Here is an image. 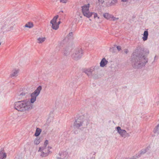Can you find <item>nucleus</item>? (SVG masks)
<instances>
[{
	"label": "nucleus",
	"instance_id": "obj_1",
	"mask_svg": "<svg viewBox=\"0 0 159 159\" xmlns=\"http://www.w3.org/2000/svg\"><path fill=\"white\" fill-rule=\"evenodd\" d=\"M149 52L148 49L143 48L136 49L133 53L131 60L132 66L135 69L144 66L148 61L147 56Z\"/></svg>",
	"mask_w": 159,
	"mask_h": 159
},
{
	"label": "nucleus",
	"instance_id": "obj_2",
	"mask_svg": "<svg viewBox=\"0 0 159 159\" xmlns=\"http://www.w3.org/2000/svg\"><path fill=\"white\" fill-rule=\"evenodd\" d=\"M32 107V105L30 102L24 100L15 103V109L20 111L24 112L30 110Z\"/></svg>",
	"mask_w": 159,
	"mask_h": 159
},
{
	"label": "nucleus",
	"instance_id": "obj_3",
	"mask_svg": "<svg viewBox=\"0 0 159 159\" xmlns=\"http://www.w3.org/2000/svg\"><path fill=\"white\" fill-rule=\"evenodd\" d=\"M89 124L88 120L84 118L83 116H79L74 122V126L78 129L82 126H86Z\"/></svg>",
	"mask_w": 159,
	"mask_h": 159
},
{
	"label": "nucleus",
	"instance_id": "obj_4",
	"mask_svg": "<svg viewBox=\"0 0 159 159\" xmlns=\"http://www.w3.org/2000/svg\"><path fill=\"white\" fill-rule=\"evenodd\" d=\"M83 54V51L81 49H77L74 51L71 57L74 60H77L81 58Z\"/></svg>",
	"mask_w": 159,
	"mask_h": 159
},
{
	"label": "nucleus",
	"instance_id": "obj_5",
	"mask_svg": "<svg viewBox=\"0 0 159 159\" xmlns=\"http://www.w3.org/2000/svg\"><path fill=\"white\" fill-rule=\"evenodd\" d=\"M99 68V67L98 66L96 65L90 68L84 69L83 70V72L85 73L89 77H92L93 72L95 70H98Z\"/></svg>",
	"mask_w": 159,
	"mask_h": 159
},
{
	"label": "nucleus",
	"instance_id": "obj_6",
	"mask_svg": "<svg viewBox=\"0 0 159 159\" xmlns=\"http://www.w3.org/2000/svg\"><path fill=\"white\" fill-rule=\"evenodd\" d=\"M42 88V87L41 86H39L33 93L31 94V98L30 102V103H34L36 101V98L39 94Z\"/></svg>",
	"mask_w": 159,
	"mask_h": 159
},
{
	"label": "nucleus",
	"instance_id": "obj_7",
	"mask_svg": "<svg viewBox=\"0 0 159 159\" xmlns=\"http://www.w3.org/2000/svg\"><path fill=\"white\" fill-rule=\"evenodd\" d=\"M89 4L84 5L82 7V12L83 15L85 17L89 18L92 15V13L89 11Z\"/></svg>",
	"mask_w": 159,
	"mask_h": 159
},
{
	"label": "nucleus",
	"instance_id": "obj_8",
	"mask_svg": "<svg viewBox=\"0 0 159 159\" xmlns=\"http://www.w3.org/2000/svg\"><path fill=\"white\" fill-rule=\"evenodd\" d=\"M30 93L28 92L23 91L18 95V98L19 99L25 100L26 98L29 95Z\"/></svg>",
	"mask_w": 159,
	"mask_h": 159
},
{
	"label": "nucleus",
	"instance_id": "obj_9",
	"mask_svg": "<svg viewBox=\"0 0 159 159\" xmlns=\"http://www.w3.org/2000/svg\"><path fill=\"white\" fill-rule=\"evenodd\" d=\"M116 129L118 132L121 137L124 138L126 137V131L125 130L121 129L120 127L119 126L117 127Z\"/></svg>",
	"mask_w": 159,
	"mask_h": 159
},
{
	"label": "nucleus",
	"instance_id": "obj_10",
	"mask_svg": "<svg viewBox=\"0 0 159 159\" xmlns=\"http://www.w3.org/2000/svg\"><path fill=\"white\" fill-rule=\"evenodd\" d=\"M150 147L148 146L147 147L142 149L140 151V152L137 154V157H140L141 156L145 154L147 151L149 149Z\"/></svg>",
	"mask_w": 159,
	"mask_h": 159
},
{
	"label": "nucleus",
	"instance_id": "obj_11",
	"mask_svg": "<svg viewBox=\"0 0 159 159\" xmlns=\"http://www.w3.org/2000/svg\"><path fill=\"white\" fill-rule=\"evenodd\" d=\"M72 50V48L70 47H66L64 48L63 52V53L64 56H67L70 54Z\"/></svg>",
	"mask_w": 159,
	"mask_h": 159
},
{
	"label": "nucleus",
	"instance_id": "obj_12",
	"mask_svg": "<svg viewBox=\"0 0 159 159\" xmlns=\"http://www.w3.org/2000/svg\"><path fill=\"white\" fill-rule=\"evenodd\" d=\"M117 2V0H107L105 6L109 7L115 5Z\"/></svg>",
	"mask_w": 159,
	"mask_h": 159
},
{
	"label": "nucleus",
	"instance_id": "obj_13",
	"mask_svg": "<svg viewBox=\"0 0 159 159\" xmlns=\"http://www.w3.org/2000/svg\"><path fill=\"white\" fill-rule=\"evenodd\" d=\"M19 70L18 69H14L11 71L10 75L11 77H16L18 75Z\"/></svg>",
	"mask_w": 159,
	"mask_h": 159
},
{
	"label": "nucleus",
	"instance_id": "obj_14",
	"mask_svg": "<svg viewBox=\"0 0 159 159\" xmlns=\"http://www.w3.org/2000/svg\"><path fill=\"white\" fill-rule=\"evenodd\" d=\"M108 61H107L105 58H103L101 61L100 63V66L102 67H104L107 64Z\"/></svg>",
	"mask_w": 159,
	"mask_h": 159
},
{
	"label": "nucleus",
	"instance_id": "obj_15",
	"mask_svg": "<svg viewBox=\"0 0 159 159\" xmlns=\"http://www.w3.org/2000/svg\"><path fill=\"white\" fill-rule=\"evenodd\" d=\"M41 151H42L44 152L48 153V155L49 153L50 152V151H48L47 150V147H39V150H38V152H40Z\"/></svg>",
	"mask_w": 159,
	"mask_h": 159
},
{
	"label": "nucleus",
	"instance_id": "obj_16",
	"mask_svg": "<svg viewBox=\"0 0 159 159\" xmlns=\"http://www.w3.org/2000/svg\"><path fill=\"white\" fill-rule=\"evenodd\" d=\"M111 15H112L108 13H104L103 15V16L105 19L109 20H110Z\"/></svg>",
	"mask_w": 159,
	"mask_h": 159
},
{
	"label": "nucleus",
	"instance_id": "obj_17",
	"mask_svg": "<svg viewBox=\"0 0 159 159\" xmlns=\"http://www.w3.org/2000/svg\"><path fill=\"white\" fill-rule=\"evenodd\" d=\"M148 32L147 30L145 31L144 32L143 34V37L142 38L143 40L144 41L146 40L148 38Z\"/></svg>",
	"mask_w": 159,
	"mask_h": 159
},
{
	"label": "nucleus",
	"instance_id": "obj_18",
	"mask_svg": "<svg viewBox=\"0 0 159 159\" xmlns=\"http://www.w3.org/2000/svg\"><path fill=\"white\" fill-rule=\"evenodd\" d=\"M41 132V129L39 128H37L36 132L34 134V136L36 137L38 136Z\"/></svg>",
	"mask_w": 159,
	"mask_h": 159
},
{
	"label": "nucleus",
	"instance_id": "obj_19",
	"mask_svg": "<svg viewBox=\"0 0 159 159\" xmlns=\"http://www.w3.org/2000/svg\"><path fill=\"white\" fill-rule=\"evenodd\" d=\"M34 25L32 22H29L26 24L24 26L25 27L29 28H31L33 27Z\"/></svg>",
	"mask_w": 159,
	"mask_h": 159
},
{
	"label": "nucleus",
	"instance_id": "obj_20",
	"mask_svg": "<svg viewBox=\"0 0 159 159\" xmlns=\"http://www.w3.org/2000/svg\"><path fill=\"white\" fill-rule=\"evenodd\" d=\"M46 40V38L45 37L39 38L37 39V42L39 43H41L43 42Z\"/></svg>",
	"mask_w": 159,
	"mask_h": 159
},
{
	"label": "nucleus",
	"instance_id": "obj_21",
	"mask_svg": "<svg viewBox=\"0 0 159 159\" xmlns=\"http://www.w3.org/2000/svg\"><path fill=\"white\" fill-rule=\"evenodd\" d=\"M51 24H52V27L53 29L57 30L58 28V25H57V23H52Z\"/></svg>",
	"mask_w": 159,
	"mask_h": 159
},
{
	"label": "nucleus",
	"instance_id": "obj_22",
	"mask_svg": "<svg viewBox=\"0 0 159 159\" xmlns=\"http://www.w3.org/2000/svg\"><path fill=\"white\" fill-rule=\"evenodd\" d=\"M7 157L6 154L5 153H3L2 151L0 152V159H3L6 158Z\"/></svg>",
	"mask_w": 159,
	"mask_h": 159
},
{
	"label": "nucleus",
	"instance_id": "obj_23",
	"mask_svg": "<svg viewBox=\"0 0 159 159\" xmlns=\"http://www.w3.org/2000/svg\"><path fill=\"white\" fill-rule=\"evenodd\" d=\"M40 142V138L37 137L34 141V143L36 145H38L39 143Z\"/></svg>",
	"mask_w": 159,
	"mask_h": 159
},
{
	"label": "nucleus",
	"instance_id": "obj_24",
	"mask_svg": "<svg viewBox=\"0 0 159 159\" xmlns=\"http://www.w3.org/2000/svg\"><path fill=\"white\" fill-rule=\"evenodd\" d=\"M41 152L40 153V156L42 157H45L47 156L48 155V153L46 152H45L42 151H41L40 152Z\"/></svg>",
	"mask_w": 159,
	"mask_h": 159
},
{
	"label": "nucleus",
	"instance_id": "obj_25",
	"mask_svg": "<svg viewBox=\"0 0 159 159\" xmlns=\"http://www.w3.org/2000/svg\"><path fill=\"white\" fill-rule=\"evenodd\" d=\"M58 15H57L54 17L53 19L51 21L50 23H56L57 19L58 18Z\"/></svg>",
	"mask_w": 159,
	"mask_h": 159
},
{
	"label": "nucleus",
	"instance_id": "obj_26",
	"mask_svg": "<svg viewBox=\"0 0 159 159\" xmlns=\"http://www.w3.org/2000/svg\"><path fill=\"white\" fill-rule=\"evenodd\" d=\"M98 3L99 4H102L104 3V4L105 5L106 3V2H107V0H98Z\"/></svg>",
	"mask_w": 159,
	"mask_h": 159
},
{
	"label": "nucleus",
	"instance_id": "obj_27",
	"mask_svg": "<svg viewBox=\"0 0 159 159\" xmlns=\"http://www.w3.org/2000/svg\"><path fill=\"white\" fill-rule=\"evenodd\" d=\"M155 133H159V124L156 127L154 130Z\"/></svg>",
	"mask_w": 159,
	"mask_h": 159
},
{
	"label": "nucleus",
	"instance_id": "obj_28",
	"mask_svg": "<svg viewBox=\"0 0 159 159\" xmlns=\"http://www.w3.org/2000/svg\"><path fill=\"white\" fill-rule=\"evenodd\" d=\"M116 49L115 47H112L110 48V51L112 53H115L116 52Z\"/></svg>",
	"mask_w": 159,
	"mask_h": 159
},
{
	"label": "nucleus",
	"instance_id": "obj_29",
	"mask_svg": "<svg viewBox=\"0 0 159 159\" xmlns=\"http://www.w3.org/2000/svg\"><path fill=\"white\" fill-rule=\"evenodd\" d=\"M92 77L95 79H97L99 78V76L97 74H93Z\"/></svg>",
	"mask_w": 159,
	"mask_h": 159
},
{
	"label": "nucleus",
	"instance_id": "obj_30",
	"mask_svg": "<svg viewBox=\"0 0 159 159\" xmlns=\"http://www.w3.org/2000/svg\"><path fill=\"white\" fill-rule=\"evenodd\" d=\"M119 19V18H116L113 15H111V19L110 20H111L113 21H115L118 20Z\"/></svg>",
	"mask_w": 159,
	"mask_h": 159
},
{
	"label": "nucleus",
	"instance_id": "obj_31",
	"mask_svg": "<svg viewBox=\"0 0 159 159\" xmlns=\"http://www.w3.org/2000/svg\"><path fill=\"white\" fill-rule=\"evenodd\" d=\"M73 33L72 32L70 33L67 35L68 39H70L72 38L73 36Z\"/></svg>",
	"mask_w": 159,
	"mask_h": 159
},
{
	"label": "nucleus",
	"instance_id": "obj_32",
	"mask_svg": "<svg viewBox=\"0 0 159 159\" xmlns=\"http://www.w3.org/2000/svg\"><path fill=\"white\" fill-rule=\"evenodd\" d=\"M92 15L93 14L94 16V18H96V17H98V19L99 18V17L98 16V14L97 13H95L94 12H92Z\"/></svg>",
	"mask_w": 159,
	"mask_h": 159
},
{
	"label": "nucleus",
	"instance_id": "obj_33",
	"mask_svg": "<svg viewBox=\"0 0 159 159\" xmlns=\"http://www.w3.org/2000/svg\"><path fill=\"white\" fill-rule=\"evenodd\" d=\"M48 143V141L47 140H46L44 142V145L43 147H47V146Z\"/></svg>",
	"mask_w": 159,
	"mask_h": 159
},
{
	"label": "nucleus",
	"instance_id": "obj_34",
	"mask_svg": "<svg viewBox=\"0 0 159 159\" xmlns=\"http://www.w3.org/2000/svg\"><path fill=\"white\" fill-rule=\"evenodd\" d=\"M60 2H61L66 3L67 2V0H60Z\"/></svg>",
	"mask_w": 159,
	"mask_h": 159
},
{
	"label": "nucleus",
	"instance_id": "obj_35",
	"mask_svg": "<svg viewBox=\"0 0 159 159\" xmlns=\"http://www.w3.org/2000/svg\"><path fill=\"white\" fill-rule=\"evenodd\" d=\"M139 157H137V154L135 156L132 157L131 158H129V159H136V158H139Z\"/></svg>",
	"mask_w": 159,
	"mask_h": 159
},
{
	"label": "nucleus",
	"instance_id": "obj_36",
	"mask_svg": "<svg viewBox=\"0 0 159 159\" xmlns=\"http://www.w3.org/2000/svg\"><path fill=\"white\" fill-rule=\"evenodd\" d=\"M116 48L118 51H120L121 50V48L120 46H117L116 47Z\"/></svg>",
	"mask_w": 159,
	"mask_h": 159
},
{
	"label": "nucleus",
	"instance_id": "obj_37",
	"mask_svg": "<svg viewBox=\"0 0 159 159\" xmlns=\"http://www.w3.org/2000/svg\"><path fill=\"white\" fill-rule=\"evenodd\" d=\"M13 27L12 26H11L8 29V31H11L13 29Z\"/></svg>",
	"mask_w": 159,
	"mask_h": 159
},
{
	"label": "nucleus",
	"instance_id": "obj_38",
	"mask_svg": "<svg viewBox=\"0 0 159 159\" xmlns=\"http://www.w3.org/2000/svg\"><path fill=\"white\" fill-rule=\"evenodd\" d=\"M125 53L127 54L129 52V50L127 49H125L124 51Z\"/></svg>",
	"mask_w": 159,
	"mask_h": 159
},
{
	"label": "nucleus",
	"instance_id": "obj_39",
	"mask_svg": "<svg viewBox=\"0 0 159 159\" xmlns=\"http://www.w3.org/2000/svg\"><path fill=\"white\" fill-rule=\"evenodd\" d=\"M8 22V20H7L6 21H5L4 23V24L5 25H7L8 24H7Z\"/></svg>",
	"mask_w": 159,
	"mask_h": 159
},
{
	"label": "nucleus",
	"instance_id": "obj_40",
	"mask_svg": "<svg viewBox=\"0 0 159 159\" xmlns=\"http://www.w3.org/2000/svg\"><path fill=\"white\" fill-rule=\"evenodd\" d=\"M52 148L51 147H48L47 148V150L48 151H49V150L51 149Z\"/></svg>",
	"mask_w": 159,
	"mask_h": 159
},
{
	"label": "nucleus",
	"instance_id": "obj_41",
	"mask_svg": "<svg viewBox=\"0 0 159 159\" xmlns=\"http://www.w3.org/2000/svg\"><path fill=\"white\" fill-rule=\"evenodd\" d=\"M128 0H121V1L122 2H126L128 1Z\"/></svg>",
	"mask_w": 159,
	"mask_h": 159
},
{
	"label": "nucleus",
	"instance_id": "obj_42",
	"mask_svg": "<svg viewBox=\"0 0 159 159\" xmlns=\"http://www.w3.org/2000/svg\"><path fill=\"white\" fill-rule=\"evenodd\" d=\"M157 57V56H156L155 57H154V61H155V60H156L157 59H156V58Z\"/></svg>",
	"mask_w": 159,
	"mask_h": 159
},
{
	"label": "nucleus",
	"instance_id": "obj_43",
	"mask_svg": "<svg viewBox=\"0 0 159 159\" xmlns=\"http://www.w3.org/2000/svg\"><path fill=\"white\" fill-rule=\"evenodd\" d=\"M86 139V138L85 137L82 138L83 140H84L85 139Z\"/></svg>",
	"mask_w": 159,
	"mask_h": 159
},
{
	"label": "nucleus",
	"instance_id": "obj_44",
	"mask_svg": "<svg viewBox=\"0 0 159 159\" xmlns=\"http://www.w3.org/2000/svg\"><path fill=\"white\" fill-rule=\"evenodd\" d=\"M58 24L57 25H59L60 23H61V21H59L58 22Z\"/></svg>",
	"mask_w": 159,
	"mask_h": 159
},
{
	"label": "nucleus",
	"instance_id": "obj_45",
	"mask_svg": "<svg viewBox=\"0 0 159 159\" xmlns=\"http://www.w3.org/2000/svg\"><path fill=\"white\" fill-rule=\"evenodd\" d=\"M57 159H62V158L60 157H57Z\"/></svg>",
	"mask_w": 159,
	"mask_h": 159
},
{
	"label": "nucleus",
	"instance_id": "obj_46",
	"mask_svg": "<svg viewBox=\"0 0 159 159\" xmlns=\"http://www.w3.org/2000/svg\"><path fill=\"white\" fill-rule=\"evenodd\" d=\"M80 17L81 18H82V16H80Z\"/></svg>",
	"mask_w": 159,
	"mask_h": 159
}]
</instances>
